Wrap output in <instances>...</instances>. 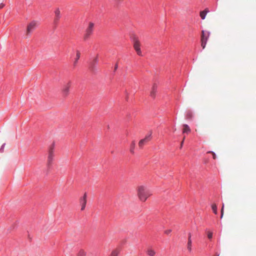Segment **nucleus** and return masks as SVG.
<instances>
[{"instance_id": "nucleus-1", "label": "nucleus", "mask_w": 256, "mask_h": 256, "mask_svg": "<svg viewBox=\"0 0 256 256\" xmlns=\"http://www.w3.org/2000/svg\"><path fill=\"white\" fill-rule=\"evenodd\" d=\"M137 195L139 200L145 202L152 194L150 190L144 186H139L136 188Z\"/></svg>"}, {"instance_id": "nucleus-2", "label": "nucleus", "mask_w": 256, "mask_h": 256, "mask_svg": "<svg viewBox=\"0 0 256 256\" xmlns=\"http://www.w3.org/2000/svg\"><path fill=\"white\" fill-rule=\"evenodd\" d=\"M38 22L37 20H33L28 24L26 28V34L29 36L37 27Z\"/></svg>"}, {"instance_id": "nucleus-3", "label": "nucleus", "mask_w": 256, "mask_h": 256, "mask_svg": "<svg viewBox=\"0 0 256 256\" xmlns=\"http://www.w3.org/2000/svg\"><path fill=\"white\" fill-rule=\"evenodd\" d=\"M133 46L134 50L136 51L137 54L140 56H142V52L140 48V43L138 38L134 36L132 38Z\"/></svg>"}, {"instance_id": "nucleus-4", "label": "nucleus", "mask_w": 256, "mask_h": 256, "mask_svg": "<svg viewBox=\"0 0 256 256\" xmlns=\"http://www.w3.org/2000/svg\"><path fill=\"white\" fill-rule=\"evenodd\" d=\"M54 157V144H52L49 148L48 156V165L50 166Z\"/></svg>"}, {"instance_id": "nucleus-5", "label": "nucleus", "mask_w": 256, "mask_h": 256, "mask_svg": "<svg viewBox=\"0 0 256 256\" xmlns=\"http://www.w3.org/2000/svg\"><path fill=\"white\" fill-rule=\"evenodd\" d=\"M152 132H150V134L146 136V137L141 140L138 142V146L140 148H142L148 142H150L152 139Z\"/></svg>"}, {"instance_id": "nucleus-6", "label": "nucleus", "mask_w": 256, "mask_h": 256, "mask_svg": "<svg viewBox=\"0 0 256 256\" xmlns=\"http://www.w3.org/2000/svg\"><path fill=\"white\" fill-rule=\"evenodd\" d=\"M94 26V24L92 22H90L88 26L86 28V34L84 36V38L85 40H87L90 38V36L92 34Z\"/></svg>"}, {"instance_id": "nucleus-7", "label": "nucleus", "mask_w": 256, "mask_h": 256, "mask_svg": "<svg viewBox=\"0 0 256 256\" xmlns=\"http://www.w3.org/2000/svg\"><path fill=\"white\" fill-rule=\"evenodd\" d=\"M71 85V81H69L66 84L64 85L63 88L62 90V94L64 97H66L68 95Z\"/></svg>"}, {"instance_id": "nucleus-8", "label": "nucleus", "mask_w": 256, "mask_h": 256, "mask_svg": "<svg viewBox=\"0 0 256 256\" xmlns=\"http://www.w3.org/2000/svg\"><path fill=\"white\" fill-rule=\"evenodd\" d=\"M87 200H86V194L85 193L82 198H80V202L82 205L81 210H84L86 208V204Z\"/></svg>"}, {"instance_id": "nucleus-9", "label": "nucleus", "mask_w": 256, "mask_h": 256, "mask_svg": "<svg viewBox=\"0 0 256 256\" xmlns=\"http://www.w3.org/2000/svg\"><path fill=\"white\" fill-rule=\"evenodd\" d=\"M55 18L54 22L57 24L60 18V12L59 8H56L54 11Z\"/></svg>"}, {"instance_id": "nucleus-10", "label": "nucleus", "mask_w": 256, "mask_h": 256, "mask_svg": "<svg viewBox=\"0 0 256 256\" xmlns=\"http://www.w3.org/2000/svg\"><path fill=\"white\" fill-rule=\"evenodd\" d=\"M210 36V32H208L207 34L204 30L202 31L201 40L207 42Z\"/></svg>"}, {"instance_id": "nucleus-11", "label": "nucleus", "mask_w": 256, "mask_h": 256, "mask_svg": "<svg viewBox=\"0 0 256 256\" xmlns=\"http://www.w3.org/2000/svg\"><path fill=\"white\" fill-rule=\"evenodd\" d=\"M157 86L156 84H154L150 92V96L154 98L155 96Z\"/></svg>"}, {"instance_id": "nucleus-12", "label": "nucleus", "mask_w": 256, "mask_h": 256, "mask_svg": "<svg viewBox=\"0 0 256 256\" xmlns=\"http://www.w3.org/2000/svg\"><path fill=\"white\" fill-rule=\"evenodd\" d=\"M80 52L79 50H76V58L74 62V66H76V65L77 62H78V60L80 59Z\"/></svg>"}, {"instance_id": "nucleus-13", "label": "nucleus", "mask_w": 256, "mask_h": 256, "mask_svg": "<svg viewBox=\"0 0 256 256\" xmlns=\"http://www.w3.org/2000/svg\"><path fill=\"white\" fill-rule=\"evenodd\" d=\"M209 11L208 8H206L204 10L200 12V16L202 20L205 18L206 14Z\"/></svg>"}, {"instance_id": "nucleus-14", "label": "nucleus", "mask_w": 256, "mask_h": 256, "mask_svg": "<svg viewBox=\"0 0 256 256\" xmlns=\"http://www.w3.org/2000/svg\"><path fill=\"white\" fill-rule=\"evenodd\" d=\"M146 253L149 256H154L156 254V252L152 248H148Z\"/></svg>"}, {"instance_id": "nucleus-15", "label": "nucleus", "mask_w": 256, "mask_h": 256, "mask_svg": "<svg viewBox=\"0 0 256 256\" xmlns=\"http://www.w3.org/2000/svg\"><path fill=\"white\" fill-rule=\"evenodd\" d=\"M190 131V129L188 124H184L183 125V132H189Z\"/></svg>"}, {"instance_id": "nucleus-16", "label": "nucleus", "mask_w": 256, "mask_h": 256, "mask_svg": "<svg viewBox=\"0 0 256 256\" xmlns=\"http://www.w3.org/2000/svg\"><path fill=\"white\" fill-rule=\"evenodd\" d=\"M120 252V250L118 249L113 250L110 256H118Z\"/></svg>"}, {"instance_id": "nucleus-17", "label": "nucleus", "mask_w": 256, "mask_h": 256, "mask_svg": "<svg viewBox=\"0 0 256 256\" xmlns=\"http://www.w3.org/2000/svg\"><path fill=\"white\" fill-rule=\"evenodd\" d=\"M192 240H188V242L187 248L190 252L192 251Z\"/></svg>"}, {"instance_id": "nucleus-18", "label": "nucleus", "mask_w": 256, "mask_h": 256, "mask_svg": "<svg viewBox=\"0 0 256 256\" xmlns=\"http://www.w3.org/2000/svg\"><path fill=\"white\" fill-rule=\"evenodd\" d=\"M212 208L214 212L216 214H217V206L216 204H214L212 206Z\"/></svg>"}, {"instance_id": "nucleus-19", "label": "nucleus", "mask_w": 256, "mask_h": 256, "mask_svg": "<svg viewBox=\"0 0 256 256\" xmlns=\"http://www.w3.org/2000/svg\"><path fill=\"white\" fill-rule=\"evenodd\" d=\"M134 146H135V142H132L130 145V152L132 153H134Z\"/></svg>"}, {"instance_id": "nucleus-20", "label": "nucleus", "mask_w": 256, "mask_h": 256, "mask_svg": "<svg viewBox=\"0 0 256 256\" xmlns=\"http://www.w3.org/2000/svg\"><path fill=\"white\" fill-rule=\"evenodd\" d=\"M78 255V256H86V252L83 250H80L79 252Z\"/></svg>"}, {"instance_id": "nucleus-21", "label": "nucleus", "mask_w": 256, "mask_h": 256, "mask_svg": "<svg viewBox=\"0 0 256 256\" xmlns=\"http://www.w3.org/2000/svg\"><path fill=\"white\" fill-rule=\"evenodd\" d=\"M186 117L187 118H191L192 117V114L191 112H188L186 114Z\"/></svg>"}, {"instance_id": "nucleus-22", "label": "nucleus", "mask_w": 256, "mask_h": 256, "mask_svg": "<svg viewBox=\"0 0 256 256\" xmlns=\"http://www.w3.org/2000/svg\"><path fill=\"white\" fill-rule=\"evenodd\" d=\"M206 41L201 40V46L203 49L206 48Z\"/></svg>"}, {"instance_id": "nucleus-23", "label": "nucleus", "mask_w": 256, "mask_h": 256, "mask_svg": "<svg viewBox=\"0 0 256 256\" xmlns=\"http://www.w3.org/2000/svg\"><path fill=\"white\" fill-rule=\"evenodd\" d=\"M224 204H222V209H221V216H220V218H222L224 216Z\"/></svg>"}, {"instance_id": "nucleus-24", "label": "nucleus", "mask_w": 256, "mask_h": 256, "mask_svg": "<svg viewBox=\"0 0 256 256\" xmlns=\"http://www.w3.org/2000/svg\"><path fill=\"white\" fill-rule=\"evenodd\" d=\"M208 237L209 239H211L212 237V232H208Z\"/></svg>"}, {"instance_id": "nucleus-25", "label": "nucleus", "mask_w": 256, "mask_h": 256, "mask_svg": "<svg viewBox=\"0 0 256 256\" xmlns=\"http://www.w3.org/2000/svg\"><path fill=\"white\" fill-rule=\"evenodd\" d=\"M208 153H210L212 154V156H213V158L214 159H216V155L215 154V153L213 152H212V151H210V152H208Z\"/></svg>"}, {"instance_id": "nucleus-26", "label": "nucleus", "mask_w": 256, "mask_h": 256, "mask_svg": "<svg viewBox=\"0 0 256 256\" xmlns=\"http://www.w3.org/2000/svg\"><path fill=\"white\" fill-rule=\"evenodd\" d=\"M171 232H172L171 230H165L164 233L166 234H170Z\"/></svg>"}, {"instance_id": "nucleus-27", "label": "nucleus", "mask_w": 256, "mask_h": 256, "mask_svg": "<svg viewBox=\"0 0 256 256\" xmlns=\"http://www.w3.org/2000/svg\"><path fill=\"white\" fill-rule=\"evenodd\" d=\"M98 62V58L97 56L96 57L94 60H93V61H92V62L94 64H96Z\"/></svg>"}, {"instance_id": "nucleus-28", "label": "nucleus", "mask_w": 256, "mask_h": 256, "mask_svg": "<svg viewBox=\"0 0 256 256\" xmlns=\"http://www.w3.org/2000/svg\"><path fill=\"white\" fill-rule=\"evenodd\" d=\"M184 139H185V137L184 136V138H183V140H182V142H181V144H180V148H182V144H184Z\"/></svg>"}, {"instance_id": "nucleus-29", "label": "nucleus", "mask_w": 256, "mask_h": 256, "mask_svg": "<svg viewBox=\"0 0 256 256\" xmlns=\"http://www.w3.org/2000/svg\"><path fill=\"white\" fill-rule=\"evenodd\" d=\"M191 237H192V234H191L190 233H189V234H188V240H192V239H191Z\"/></svg>"}, {"instance_id": "nucleus-30", "label": "nucleus", "mask_w": 256, "mask_h": 256, "mask_svg": "<svg viewBox=\"0 0 256 256\" xmlns=\"http://www.w3.org/2000/svg\"><path fill=\"white\" fill-rule=\"evenodd\" d=\"M4 6V4L2 3L0 4V8H2Z\"/></svg>"}, {"instance_id": "nucleus-31", "label": "nucleus", "mask_w": 256, "mask_h": 256, "mask_svg": "<svg viewBox=\"0 0 256 256\" xmlns=\"http://www.w3.org/2000/svg\"><path fill=\"white\" fill-rule=\"evenodd\" d=\"M4 144L2 146V148H1L0 149V152H2V149L4 148Z\"/></svg>"}, {"instance_id": "nucleus-32", "label": "nucleus", "mask_w": 256, "mask_h": 256, "mask_svg": "<svg viewBox=\"0 0 256 256\" xmlns=\"http://www.w3.org/2000/svg\"><path fill=\"white\" fill-rule=\"evenodd\" d=\"M118 64H116L115 66V67H114V70H116L118 68Z\"/></svg>"}, {"instance_id": "nucleus-33", "label": "nucleus", "mask_w": 256, "mask_h": 256, "mask_svg": "<svg viewBox=\"0 0 256 256\" xmlns=\"http://www.w3.org/2000/svg\"><path fill=\"white\" fill-rule=\"evenodd\" d=\"M217 256H219V255L218 254Z\"/></svg>"}]
</instances>
